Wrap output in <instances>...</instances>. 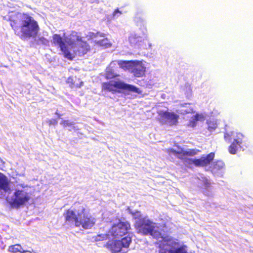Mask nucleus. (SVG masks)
I'll list each match as a JSON object with an SVG mask.
<instances>
[{
	"mask_svg": "<svg viewBox=\"0 0 253 253\" xmlns=\"http://www.w3.org/2000/svg\"><path fill=\"white\" fill-rule=\"evenodd\" d=\"M47 123L49 126L56 125L57 124V120L55 119H51L47 121Z\"/></svg>",
	"mask_w": 253,
	"mask_h": 253,
	"instance_id": "nucleus-25",
	"label": "nucleus"
},
{
	"mask_svg": "<svg viewBox=\"0 0 253 253\" xmlns=\"http://www.w3.org/2000/svg\"><path fill=\"white\" fill-rule=\"evenodd\" d=\"M204 116L202 114H196L193 116L191 119L189 121L187 126L189 127H194L197 125L198 121H204Z\"/></svg>",
	"mask_w": 253,
	"mask_h": 253,
	"instance_id": "nucleus-17",
	"label": "nucleus"
},
{
	"mask_svg": "<svg viewBox=\"0 0 253 253\" xmlns=\"http://www.w3.org/2000/svg\"><path fill=\"white\" fill-rule=\"evenodd\" d=\"M9 183L7 177L0 172V189L6 190L8 187Z\"/></svg>",
	"mask_w": 253,
	"mask_h": 253,
	"instance_id": "nucleus-18",
	"label": "nucleus"
},
{
	"mask_svg": "<svg viewBox=\"0 0 253 253\" xmlns=\"http://www.w3.org/2000/svg\"><path fill=\"white\" fill-rule=\"evenodd\" d=\"M134 226L137 232L140 234L144 236L151 235L156 239H162L164 242H169L172 246L179 245V243L173 238L163 237L156 224L145 217L137 220L135 223Z\"/></svg>",
	"mask_w": 253,
	"mask_h": 253,
	"instance_id": "nucleus-4",
	"label": "nucleus"
},
{
	"mask_svg": "<svg viewBox=\"0 0 253 253\" xmlns=\"http://www.w3.org/2000/svg\"><path fill=\"white\" fill-rule=\"evenodd\" d=\"M53 43L60 47L64 58L72 61L74 56L70 52L68 45L73 48L74 53L79 56L86 54L90 50V46L86 41L83 40L81 35L75 31H71L68 37L63 38L59 34H55L52 36Z\"/></svg>",
	"mask_w": 253,
	"mask_h": 253,
	"instance_id": "nucleus-1",
	"label": "nucleus"
},
{
	"mask_svg": "<svg viewBox=\"0 0 253 253\" xmlns=\"http://www.w3.org/2000/svg\"><path fill=\"white\" fill-rule=\"evenodd\" d=\"M21 253H32V252L29 251H24L23 250Z\"/></svg>",
	"mask_w": 253,
	"mask_h": 253,
	"instance_id": "nucleus-29",
	"label": "nucleus"
},
{
	"mask_svg": "<svg viewBox=\"0 0 253 253\" xmlns=\"http://www.w3.org/2000/svg\"><path fill=\"white\" fill-rule=\"evenodd\" d=\"M95 44L99 46L106 48L111 46L112 44L109 42L107 38L95 42Z\"/></svg>",
	"mask_w": 253,
	"mask_h": 253,
	"instance_id": "nucleus-19",
	"label": "nucleus"
},
{
	"mask_svg": "<svg viewBox=\"0 0 253 253\" xmlns=\"http://www.w3.org/2000/svg\"><path fill=\"white\" fill-rule=\"evenodd\" d=\"M96 239L99 240H103L104 239H106V235H98L96 237Z\"/></svg>",
	"mask_w": 253,
	"mask_h": 253,
	"instance_id": "nucleus-26",
	"label": "nucleus"
},
{
	"mask_svg": "<svg viewBox=\"0 0 253 253\" xmlns=\"http://www.w3.org/2000/svg\"><path fill=\"white\" fill-rule=\"evenodd\" d=\"M200 152L198 149H190L187 150L181 148V155L178 157V159L185 160L188 164H193L196 167H203L208 166L212 161L214 157V153L211 152L205 157H202L200 159H188L187 157H192L197 154Z\"/></svg>",
	"mask_w": 253,
	"mask_h": 253,
	"instance_id": "nucleus-5",
	"label": "nucleus"
},
{
	"mask_svg": "<svg viewBox=\"0 0 253 253\" xmlns=\"http://www.w3.org/2000/svg\"><path fill=\"white\" fill-rule=\"evenodd\" d=\"M101 87L102 91H107L113 93L117 92H120V89L133 92L138 94L142 93V91L139 88L120 81H116L114 83L111 82H104L102 84Z\"/></svg>",
	"mask_w": 253,
	"mask_h": 253,
	"instance_id": "nucleus-6",
	"label": "nucleus"
},
{
	"mask_svg": "<svg viewBox=\"0 0 253 253\" xmlns=\"http://www.w3.org/2000/svg\"><path fill=\"white\" fill-rule=\"evenodd\" d=\"M60 124L64 127L70 126L74 125L73 122H71L69 120H63L61 122Z\"/></svg>",
	"mask_w": 253,
	"mask_h": 253,
	"instance_id": "nucleus-24",
	"label": "nucleus"
},
{
	"mask_svg": "<svg viewBox=\"0 0 253 253\" xmlns=\"http://www.w3.org/2000/svg\"><path fill=\"white\" fill-rule=\"evenodd\" d=\"M159 122L169 126H176L178 123L179 116L174 112L168 111H161L159 113Z\"/></svg>",
	"mask_w": 253,
	"mask_h": 253,
	"instance_id": "nucleus-9",
	"label": "nucleus"
},
{
	"mask_svg": "<svg viewBox=\"0 0 253 253\" xmlns=\"http://www.w3.org/2000/svg\"><path fill=\"white\" fill-rule=\"evenodd\" d=\"M167 244H163L159 246V253H187L185 245L181 246L175 250L168 249Z\"/></svg>",
	"mask_w": 253,
	"mask_h": 253,
	"instance_id": "nucleus-12",
	"label": "nucleus"
},
{
	"mask_svg": "<svg viewBox=\"0 0 253 253\" xmlns=\"http://www.w3.org/2000/svg\"><path fill=\"white\" fill-rule=\"evenodd\" d=\"M179 147V151H176L172 148H169L167 150V152L169 154H174L177 158L178 157L181 155V147Z\"/></svg>",
	"mask_w": 253,
	"mask_h": 253,
	"instance_id": "nucleus-22",
	"label": "nucleus"
},
{
	"mask_svg": "<svg viewBox=\"0 0 253 253\" xmlns=\"http://www.w3.org/2000/svg\"><path fill=\"white\" fill-rule=\"evenodd\" d=\"M66 223H74L77 227L90 229L95 223V219L89 213L86 205L80 202L74 203L71 209L63 213Z\"/></svg>",
	"mask_w": 253,
	"mask_h": 253,
	"instance_id": "nucleus-3",
	"label": "nucleus"
},
{
	"mask_svg": "<svg viewBox=\"0 0 253 253\" xmlns=\"http://www.w3.org/2000/svg\"><path fill=\"white\" fill-rule=\"evenodd\" d=\"M162 227L163 228H167V222L165 223L162 226Z\"/></svg>",
	"mask_w": 253,
	"mask_h": 253,
	"instance_id": "nucleus-30",
	"label": "nucleus"
},
{
	"mask_svg": "<svg viewBox=\"0 0 253 253\" xmlns=\"http://www.w3.org/2000/svg\"><path fill=\"white\" fill-rule=\"evenodd\" d=\"M131 242V238L126 236L121 240H109L105 244V247L112 253H120L123 248L128 249Z\"/></svg>",
	"mask_w": 253,
	"mask_h": 253,
	"instance_id": "nucleus-7",
	"label": "nucleus"
},
{
	"mask_svg": "<svg viewBox=\"0 0 253 253\" xmlns=\"http://www.w3.org/2000/svg\"><path fill=\"white\" fill-rule=\"evenodd\" d=\"M135 60H120L118 61V64L120 68L125 71L130 70L133 68Z\"/></svg>",
	"mask_w": 253,
	"mask_h": 253,
	"instance_id": "nucleus-16",
	"label": "nucleus"
},
{
	"mask_svg": "<svg viewBox=\"0 0 253 253\" xmlns=\"http://www.w3.org/2000/svg\"><path fill=\"white\" fill-rule=\"evenodd\" d=\"M128 42L131 46L139 48L143 42L144 39L136 34H131L128 37Z\"/></svg>",
	"mask_w": 253,
	"mask_h": 253,
	"instance_id": "nucleus-14",
	"label": "nucleus"
},
{
	"mask_svg": "<svg viewBox=\"0 0 253 253\" xmlns=\"http://www.w3.org/2000/svg\"><path fill=\"white\" fill-rule=\"evenodd\" d=\"M66 82L71 88H80L84 84V83L81 81L80 79L76 76L68 77Z\"/></svg>",
	"mask_w": 253,
	"mask_h": 253,
	"instance_id": "nucleus-15",
	"label": "nucleus"
},
{
	"mask_svg": "<svg viewBox=\"0 0 253 253\" xmlns=\"http://www.w3.org/2000/svg\"><path fill=\"white\" fill-rule=\"evenodd\" d=\"M14 34L22 40L35 39L40 28L38 21L27 12H17L9 18Z\"/></svg>",
	"mask_w": 253,
	"mask_h": 253,
	"instance_id": "nucleus-2",
	"label": "nucleus"
},
{
	"mask_svg": "<svg viewBox=\"0 0 253 253\" xmlns=\"http://www.w3.org/2000/svg\"><path fill=\"white\" fill-rule=\"evenodd\" d=\"M131 229V226L128 221H122L114 224L109 229V233L111 236L119 238L128 234Z\"/></svg>",
	"mask_w": 253,
	"mask_h": 253,
	"instance_id": "nucleus-8",
	"label": "nucleus"
},
{
	"mask_svg": "<svg viewBox=\"0 0 253 253\" xmlns=\"http://www.w3.org/2000/svg\"><path fill=\"white\" fill-rule=\"evenodd\" d=\"M127 252H128V250H127V251H125V252H124L123 253H127Z\"/></svg>",
	"mask_w": 253,
	"mask_h": 253,
	"instance_id": "nucleus-31",
	"label": "nucleus"
},
{
	"mask_svg": "<svg viewBox=\"0 0 253 253\" xmlns=\"http://www.w3.org/2000/svg\"><path fill=\"white\" fill-rule=\"evenodd\" d=\"M120 13V14H122V12H121V11H120L119 10V9H118V8L114 10V11L113 12V15L114 16H115V15L117 14V13Z\"/></svg>",
	"mask_w": 253,
	"mask_h": 253,
	"instance_id": "nucleus-27",
	"label": "nucleus"
},
{
	"mask_svg": "<svg viewBox=\"0 0 253 253\" xmlns=\"http://www.w3.org/2000/svg\"><path fill=\"white\" fill-rule=\"evenodd\" d=\"M14 198L10 202L12 208L18 209L28 202L30 197L27 192L22 190H17L14 193Z\"/></svg>",
	"mask_w": 253,
	"mask_h": 253,
	"instance_id": "nucleus-10",
	"label": "nucleus"
},
{
	"mask_svg": "<svg viewBox=\"0 0 253 253\" xmlns=\"http://www.w3.org/2000/svg\"><path fill=\"white\" fill-rule=\"evenodd\" d=\"M135 62L136 63H134L133 68L131 69V72L135 77H142L145 75L146 68L142 61L135 60Z\"/></svg>",
	"mask_w": 253,
	"mask_h": 253,
	"instance_id": "nucleus-11",
	"label": "nucleus"
},
{
	"mask_svg": "<svg viewBox=\"0 0 253 253\" xmlns=\"http://www.w3.org/2000/svg\"><path fill=\"white\" fill-rule=\"evenodd\" d=\"M244 136L241 133H238L236 138L234 139L231 145L228 147V151L231 154H235L237 152L238 147L240 146L243 142Z\"/></svg>",
	"mask_w": 253,
	"mask_h": 253,
	"instance_id": "nucleus-13",
	"label": "nucleus"
},
{
	"mask_svg": "<svg viewBox=\"0 0 253 253\" xmlns=\"http://www.w3.org/2000/svg\"><path fill=\"white\" fill-rule=\"evenodd\" d=\"M207 123L208 125L207 128L210 132L214 131L217 127V123L215 121L209 120Z\"/></svg>",
	"mask_w": 253,
	"mask_h": 253,
	"instance_id": "nucleus-21",
	"label": "nucleus"
},
{
	"mask_svg": "<svg viewBox=\"0 0 253 253\" xmlns=\"http://www.w3.org/2000/svg\"><path fill=\"white\" fill-rule=\"evenodd\" d=\"M233 135V132H225L224 134V138L226 141L229 142L231 140V137Z\"/></svg>",
	"mask_w": 253,
	"mask_h": 253,
	"instance_id": "nucleus-23",
	"label": "nucleus"
},
{
	"mask_svg": "<svg viewBox=\"0 0 253 253\" xmlns=\"http://www.w3.org/2000/svg\"><path fill=\"white\" fill-rule=\"evenodd\" d=\"M23 250V248L20 244H15L8 247V251L12 253H20Z\"/></svg>",
	"mask_w": 253,
	"mask_h": 253,
	"instance_id": "nucleus-20",
	"label": "nucleus"
},
{
	"mask_svg": "<svg viewBox=\"0 0 253 253\" xmlns=\"http://www.w3.org/2000/svg\"><path fill=\"white\" fill-rule=\"evenodd\" d=\"M55 114L58 116V118H60L61 115L58 112V111H56Z\"/></svg>",
	"mask_w": 253,
	"mask_h": 253,
	"instance_id": "nucleus-28",
	"label": "nucleus"
}]
</instances>
